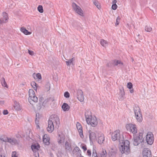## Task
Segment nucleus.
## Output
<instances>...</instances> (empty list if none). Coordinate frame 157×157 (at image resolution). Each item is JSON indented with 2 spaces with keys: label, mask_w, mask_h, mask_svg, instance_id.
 <instances>
[{
  "label": "nucleus",
  "mask_w": 157,
  "mask_h": 157,
  "mask_svg": "<svg viewBox=\"0 0 157 157\" xmlns=\"http://www.w3.org/2000/svg\"><path fill=\"white\" fill-rule=\"evenodd\" d=\"M54 124H56L58 127L60 124L59 119L57 115H54L53 118H50L48 121V125L47 130L49 132H52L54 129Z\"/></svg>",
  "instance_id": "f257e3e1"
},
{
  "label": "nucleus",
  "mask_w": 157,
  "mask_h": 157,
  "mask_svg": "<svg viewBox=\"0 0 157 157\" xmlns=\"http://www.w3.org/2000/svg\"><path fill=\"white\" fill-rule=\"evenodd\" d=\"M143 135V133L142 132H140L139 134H133V144L134 146H137L141 143L144 142Z\"/></svg>",
  "instance_id": "f03ea898"
},
{
  "label": "nucleus",
  "mask_w": 157,
  "mask_h": 157,
  "mask_svg": "<svg viewBox=\"0 0 157 157\" xmlns=\"http://www.w3.org/2000/svg\"><path fill=\"white\" fill-rule=\"evenodd\" d=\"M86 120L88 124H90L93 127H95L98 124L97 119L95 117L92 118L91 115L89 116L85 114Z\"/></svg>",
  "instance_id": "7ed1b4c3"
},
{
  "label": "nucleus",
  "mask_w": 157,
  "mask_h": 157,
  "mask_svg": "<svg viewBox=\"0 0 157 157\" xmlns=\"http://www.w3.org/2000/svg\"><path fill=\"white\" fill-rule=\"evenodd\" d=\"M112 140L113 141L118 140L119 142L122 141L123 139V136L122 135H121L120 131L117 130L113 132L111 135Z\"/></svg>",
  "instance_id": "20e7f679"
},
{
  "label": "nucleus",
  "mask_w": 157,
  "mask_h": 157,
  "mask_svg": "<svg viewBox=\"0 0 157 157\" xmlns=\"http://www.w3.org/2000/svg\"><path fill=\"white\" fill-rule=\"evenodd\" d=\"M29 94L30 99H28V100L31 104H32L31 103L32 101H33L35 103L37 102L38 98L35 96V92L33 90L30 89L29 90Z\"/></svg>",
  "instance_id": "39448f33"
},
{
  "label": "nucleus",
  "mask_w": 157,
  "mask_h": 157,
  "mask_svg": "<svg viewBox=\"0 0 157 157\" xmlns=\"http://www.w3.org/2000/svg\"><path fill=\"white\" fill-rule=\"evenodd\" d=\"M125 127L128 131L132 132L133 134H136L137 133V129L135 124H127Z\"/></svg>",
  "instance_id": "423d86ee"
},
{
  "label": "nucleus",
  "mask_w": 157,
  "mask_h": 157,
  "mask_svg": "<svg viewBox=\"0 0 157 157\" xmlns=\"http://www.w3.org/2000/svg\"><path fill=\"white\" fill-rule=\"evenodd\" d=\"M1 140L5 142H8L10 143L12 145H16L19 144L20 143V141L19 140H17L14 138H9L6 137L5 138H1Z\"/></svg>",
  "instance_id": "0eeeda50"
},
{
  "label": "nucleus",
  "mask_w": 157,
  "mask_h": 157,
  "mask_svg": "<svg viewBox=\"0 0 157 157\" xmlns=\"http://www.w3.org/2000/svg\"><path fill=\"white\" fill-rule=\"evenodd\" d=\"M113 65L114 66H118L120 67L121 68H122L124 66V63L120 60H117L116 59L114 60L112 63H107V66L108 67H112V65Z\"/></svg>",
  "instance_id": "6e6552de"
},
{
  "label": "nucleus",
  "mask_w": 157,
  "mask_h": 157,
  "mask_svg": "<svg viewBox=\"0 0 157 157\" xmlns=\"http://www.w3.org/2000/svg\"><path fill=\"white\" fill-rule=\"evenodd\" d=\"M146 140L147 144L152 145L154 142V135L151 132H148L146 136Z\"/></svg>",
  "instance_id": "1a4fd4ad"
},
{
  "label": "nucleus",
  "mask_w": 157,
  "mask_h": 157,
  "mask_svg": "<svg viewBox=\"0 0 157 157\" xmlns=\"http://www.w3.org/2000/svg\"><path fill=\"white\" fill-rule=\"evenodd\" d=\"M72 5L73 8L77 13L82 17L84 16L83 11L79 6H78L75 2H73L72 3Z\"/></svg>",
  "instance_id": "9d476101"
},
{
  "label": "nucleus",
  "mask_w": 157,
  "mask_h": 157,
  "mask_svg": "<svg viewBox=\"0 0 157 157\" xmlns=\"http://www.w3.org/2000/svg\"><path fill=\"white\" fill-rule=\"evenodd\" d=\"M120 150L122 154H125L126 155H128L130 152V147L126 146H121L119 147Z\"/></svg>",
  "instance_id": "9b49d317"
},
{
  "label": "nucleus",
  "mask_w": 157,
  "mask_h": 157,
  "mask_svg": "<svg viewBox=\"0 0 157 157\" xmlns=\"http://www.w3.org/2000/svg\"><path fill=\"white\" fill-rule=\"evenodd\" d=\"M77 97L78 100L81 102H82L84 100V97L83 94V92L81 90H77Z\"/></svg>",
  "instance_id": "f8f14e48"
},
{
  "label": "nucleus",
  "mask_w": 157,
  "mask_h": 157,
  "mask_svg": "<svg viewBox=\"0 0 157 157\" xmlns=\"http://www.w3.org/2000/svg\"><path fill=\"white\" fill-rule=\"evenodd\" d=\"M143 157H152L151 153L148 148H145L143 151Z\"/></svg>",
  "instance_id": "ddd939ff"
},
{
  "label": "nucleus",
  "mask_w": 157,
  "mask_h": 157,
  "mask_svg": "<svg viewBox=\"0 0 157 157\" xmlns=\"http://www.w3.org/2000/svg\"><path fill=\"white\" fill-rule=\"evenodd\" d=\"M98 138L97 141L100 144H101L105 140V137L104 134L101 132H100L98 133Z\"/></svg>",
  "instance_id": "4468645a"
},
{
  "label": "nucleus",
  "mask_w": 157,
  "mask_h": 157,
  "mask_svg": "<svg viewBox=\"0 0 157 157\" xmlns=\"http://www.w3.org/2000/svg\"><path fill=\"white\" fill-rule=\"evenodd\" d=\"M76 127L80 137L82 139L84 137L83 133L82 128L81 124L79 122L77 123Z\"/></svg>",
  "instance_id": "2eb2a0df"
},
{
  "label": "nucleus",
  "mask_w": 157,
  "mask_h": 157,
  "mask_svg": "<svg viewBox=\"0 0 157 157\" xmlns=\"http://www.w3.org/2000/svg\"><path fill=\"white\" fill-rule=\"evenodd\" d=\"M81 151L79 148L77 146H76L72 151V153L74 155L75 154L76 156L78 157L81 155Z\"/></svg>",
  "instance_id": "dca6fc26"
},
{
  "label": "nucleus",
  "mask_w": 157,
  "mask_h": 157,
  "mask_svg": "<svg viewBox=\"0 0 157 157\" xmlns=\"http://www.w3.org/2000/svg\"><path fill=\"white\" fill-rule=\"evenodd\" d=\"M120 95L119 97V99L120 101L123 100L124 98L125 92L123 87L120 88Z\"/></svg>",
  "instance_id": "f3484780"
},
{
  "label": "nucleus",
  "mask_w": 157,
  "mask_h": 157,
  "mask_svg": "<svg viewBox=\"0 0 157 157\" xmlns=\"http://www.w3.org/2000/svg\"><path fill=\"white\" fill-rule=\"evenodd\" d=\"M89 139L90 142H93V140L96 139V135L95 133L93 132L91 130H89Z\"/></svg>",
  "instance_id": "a211bd4d"
},
{
  "label": "nucleus",
  "mask_w": 157,
  "mask_h": 157,
  "mask_svg": "<svg viewBox=\"0 0 157 157\" xmlns=\"http://www.w3.org/2000/svg\"><path fill=\"white\" fill-rule=\"evenodd\" d=\"M65 148L67 152H71L72 151L71 144L67 141H66L65 143Z\"/></svg>",
  "instance_id": "6ab92c4d"
},
{
  "label": "nucleus",
  "mask_w": 157,
  "mask_h": 157,
  "mask_svg": "<svg viewBox=\"0 0 157 157\" xmlns=\"http://www.w3.org/2000/svg\"><path fill=\"white\" fill-rule=\"evenodd\" d=\"M119 142L120 144H121V146H127L128 147H130L129 141L128 140H125L124 137L123 139L122 140V141H121V142Z\"/></svg>",
  "instance_id": "aec40b11"
},
{
  "label": "nucleus",
  "mask_w": 157,
  "mask_h": 157,
  "mask_svg": "<svg viewBox=\"0 0 157 157\" xmlns=\"http://www.w3.org/2000/svg\"><path fill=\"white\" fill-rule=\"evenodd\" d=\"M117 152L116 149L112 148L109 150L108 155L109 157H114L115 156Z\"/></svg>",
  "instance_id": "412c9836"
},
{
  "label": "nucleus",
  "mask_w": 157,
  "mask_h": 157,
  "mask_svg": "<svg viewBox=\"0 0 157 157\" xmlns=\"http://www.w3.org/2000/svg\"><path fill=\"white\" fill-rule=\"evenodd\" d=\"M40 147V144H33L31 146L32 150L33 152L38 151L39 150Z\"/></svg>",
  "instance_id": "4be33fe9"
},
{
  "label": "nucleus",
  "mask_w": 157,
  "mask_h": 157,
  "mask_svg": "<svg viewBox=\"0 0 157 157\" xmlns=\"http://www.w3.org/2000/svg\"><path fill=\"white\" fill-rule=\"evenodd\" d=\"M49 139L48 138L47 135L45 134L43 137V141L45 145H48L50 144Z\"/></svg>",
  "instance_id": "5701e85b"
},
{
  "label": "nucleus",
  "mask_w": 157,
  "mask_h": 157,
  "mask_svg": "<svg viewBox=\"0 0 157 157\" xmlns=\"http://www.w3.org/2000/svg\"><path fill=\"white\" fill-rule=\"evenodd\" d=\"M54 100V99L53 98H47L46 99H45L44 100V101L42 103V105L44 106L46 104V103L48 102H53Z\"/></svg>",
  "instance_id": "b1692460"
},
{
  "label": "nucleus",
  "mask_w": 157,
  "mask_h": 157,
  "mask_svg": "<svg viewBox=\"0 0 157 157\" xmlns=\"http://www.w3.org/2000/svg\"><path fill=\"white\" fill-rule=\"evenodd\" d=\"M20 30L23 33L26 35H29L31 34V32H29L25 28L22 27L21 28Z\"/></svg>",
  "instance_id": "393cba45"
},
{
  "label": "nucleus",
  "mask_w": 157,
  "mask_h": 157,
  "mask_svg": "<svg viewBox=\"0 0 157 157\" xmlns=\"http://www.w3.org/2000/svg\"><path fill=\"white\" fill-rule=\"evenodd\" d=\"M62 108L64 111H68L70 107L67 103H64L62 106Z\"/></svg>",
  "instance_id": "a878e982"
},
{
  "label": "nucleus",
  "mask_w": 157,
  "mask_h": 157,
  "mask_svg": "<svg viewBox=\"0 0 157 157\" xmlns=\"http://www.w3.org/2000/svg\"><path fill=\"white\" fill-rule=\"evenodd\" d=\"M75 60V58L74 57L72 58L71 59H70L68 61L66 62L67 65L68 66H70L71 64L74 65L73 64V62Z\"/></svg>",
  "instance_id": "bb28decb"
},
{
  "label": "nucleus",
  "mask_w": 157,
  "mask_h": 157,
  "mask_svg": "<svg viewBox=\"0 0 157 157\" xmlns=\"http://www.w3.org/2000/svg\"><path fill=\"white\" fill-rule=\"evenodd\" d=\"M136 119L139 122H141L143 119L142 114L140 113L138 114H135Z\"/></svg>",
  "instance_id": "cd10ccee"
},
{
  "label": "nucleus",
  "mask_w": 157,
  "mask_h": 157,
  "mask_svg": "<svg viewBox=\"0 0 157 157\" xmlns=\"http://www.w3.org/2000/svg\"><path fill=\"white\" fill-rule=\"evenodd\" d=\"M44 6L46 7L47 9H49L52 6V3L50 1L44 3Z\"/></svg>",
  "instance_id": "c85d7f7f"
},
{
  "label": "nucleus",
  "mask_w": 157,
  "mask_h": 157,
  "mask_svg": "<svg viewBox=\"0 0 157 157\" xmlns=\"http://www.w3.org/2000/svg\"><path fill=\"white\" fill-rule=\"evenodd\" d=\"M14 107V109L17 111L20 110L21 109L20 104L17 102H15Z\"/></svg>",
  "instance_id": "c756f323"
},
{
  "label": "nucleus",
  "mask_w": 157,
  "mask_h": 157,
  "mask_svg": "<svg viewBox=\"0 0 157 157\" xmlns=\"http://www.w3.org/2000/svg\"><path fill=\"white\" fill-rule=\"evenodd\" d=\"M1 83L2 86L8 88V86L6 83L5 78L4 77H2L1 80Z\"/></svg>",
  "instance_id": "7c9ffc66"
},
{
  "label": "nucleus",
  "mask_w": 157,
  "mask_h": 157,
  "mask_svg": "<svg viewBox=\"0 0 157 157\" xmlns=\"http://www.w3.org/2000/svg\"><path fill=\"white\" fill-rule=\"evenodd\" d=\"M134 111L135 114L141 113V110L139 107L134 108Z\"/></svg>",
  "instance_id": "2f4dec72"
},
{
  "label": "nucleus",
  "mask_w": 157,
  "mask_h": 157,
  "mask_svg": "<svg viewBox=\"0 0 157 157\" xmlns=\"http://www.w3.org/2000/svg\"><path fill=\"white\" fill-rule=\"evenodd\" d=\"M94 4L99 10H100L101 8V5L98 1L96 0L94 1Z\"/></svg>",
  "instance_id": "473e14b6"
},
{
  "label": "nucleus",
  "mask_w": 157,
  "mask_h": 157,
  "mask_svg": "<svg viewBox=\"0 0 157 157\" xmlns=\"http://www.w3.org/2000/svg\"><path fill=\"white\" fill-rule=\"evenodd\" d=\"M31 85L33 88H34V89L36 91V89L38 86V85L34 81L32 82L31 83Z\"/></svg>",
  "instance_id": "72a5a7b5"
},
{
  "label": "nucleus",
  "mask_w": 157,
  "mask_h": 157,
  "mask_svg": "<svg viewBox=\"0 0 157 157\" xmlns=\"http://www.w3.org/2000/svg\"><path fill=\"white\" fill-rule=\"evenodd\" d=\"M2 15L3 18H4V19H5L6 21H7L9 19V18L8 17V14L6 12H3L2 13Z\"/></svg>",
  "instance_id": "f704fd0d"
},
{
  "label": "nucleus",
  "mask_w": 157,
  "mask_h": 157,
  "mask_svg": "<svg viewBox=\"0 0 157 157\" xmlns=\"http://www.w3.org/2000/svg\"><path fill=\"white\" fill-rule=\"evenodd\" d=\"M58 136L60 139L58 141V143L59 144H60L62 142V140H64L65 136L63 135H61L59 134Z\"/></svg>",
  "instance_id": "c9c22d12"
},
{
  "label": "nucleus",
  "mask_w": 157,
  "mask_h": 157,
  "mask_svg": "<svg viewBox=\"0 0 157 157\" xmlns=\"http://www.w3.org/2000/svg\"><path fill=\"white\" fill-rule=\"evenodd\" d=\"M100 43L102 46L105 47L107 44V42L104 40L102 39L100 41Z\"/></svg>",
  "instance_id": "e433bc0d"
},
{
  "label": "nucleus",
  "mask_w": 157,
  "mask_h": 157,
  "mask_svg": "<svg viewBox=\"0 0 157 157\" xmlns=\"http://www.w3.org/2000/svg\"><path fill=\"white\" fill-rule=\"evenodd\" d=\"M145 30L148 32H150L152 30V28L149 25H146L145 27Z\"/></svg>",
  "instance_id": "4c0bfd02"
},
{
  "label": "nucleus",
  "mask_w": 157,
  "mask_h": 157,
  "mask_svg": "<svg viewBox=\"0 0 157 157\" xmlns=\"http://www.w3.org/2000/svg\"><path fill=\"white\" fill-rule=\"evenodd\" d=\"M107 152L106 150H103L102 152L100 154L101 157H106L107 156Z\"/></svg>",
  "instance_id": "58836bf2"
},
{
  "label": "nucleus",
  "mask_w": 157,
  "mask_h": 157,
  "mask_svg": "<svg viewBox=\"0 0 157 157\" xmlns=\"http://www.w3.org/2000/svg\"><path fill=\"white\" fill-rule=\"evenodd\" d=\"M37 10L40 13H42L44 12L43 6L41 5H39L37 7Z\"/></svg>",
  "instance_id": "ea45409f"
},
{
  "label": "nucleus",
  "mask_w": 157,
  "mask_h": 157,
  "mask_svg": "<svg viewBox=\"0 0 157 157\" xmlns=\"http://www.w3.org/2000/svg\"><path fill=\"white\" fill-rule=\"evenodd\" d=\"M92 157H98L97 155L96 150L95 149H93Z\"/></svg>",
  "instance_id": "a19ab883"
},
{
  "label": "nucleus",
  "mask_w": 157,
  "mask_h": 157,
  "mask_svg": "<svg viewBox=\"0 0 157 157\" xmlns=\"http://www.w3.org/2000/svg\"><path fill=\"white\" fill-rule=\"evenodd\" d=\"M133 85L132 84L131 82H129L128 83L127 85V87L129 89H131L132 88Z\"/></svg>",
  "instance_id": "79ce46f5"
},
{
  "label": "nucleus",
  "mask_w": 157,
  "mask_h": 157,
  "mask_svg": "<svg viewBox=\"0 0 157 157\" xmlns=\"http://www.w3.org/2000/svg\"><path fill=\"white\" fill-rule=\"evenodd\" d=\"M42 103H39L37 105L36 108L37 110H40L42 107Z\"/></svg>",
  "instance_id": "37998d69"
},
{
  "label": "nucleus",
  "mask_w": 157,
  "mask_h": 157,
  "mask_svg": "<svg viewBox=\"0 0 157 157\" xmlns=\"http://www.w3.org/2000/svg\"><path fill=\"white\" fill-rule=\"evenodd\" d=\"M120 19L121 18L120 17L118 16L117 17L116 20V22L115 23V25L116 26L119 25L120 22Z\"/></svg>",
  "instance_id": "c03bdc74"
},
{
  "label": "nucleus",
  "mask_w": 157,
  "mask_h": 157,
  "mask_svg": "<svg viewBox=\"0 0 157 157\" xmlns=\"http://www.w3.org/2000/svg\"><path fill=\"white\" fill-rule=\"evenodd\" d=\"M36 79H41L42 78L41 75L40 73H37L36 75Z\"/></svg>",
  "instance_id": "a18cd8bd"
},
{
  "label": "nucleus",
  "mask_w": 157,
  "mask_h": 157,
  "mask_svg": "<svg viewBox=\"0 0 157 157\" xmlns=\"http://www.w3.org/2000/svg\"><path fill=\"white\" fill-rule=\"evenodd\" d=\"M64 96L67 98H69L70 97V94L68 92H66L64 93Z\"/></svg>",
  "instance_id": "49530a36"
},
{
  "label": "nucleus",
  "mask_w": 157,
  "mask_h": 157,
  "mask_svg": "<svg viewBox=\"0 0 157 157\" xmlns=\"http://www.w3.org/2000/svg\"><path fill=\"white\" fill-rule=\"evenodd\" d=\"M39 117H37V115L36 114V118L35 120V123L36 124H39Z\"/></svg>",
  "instance_id": "de8ad7c7"
},
{
  "label": "nucleus",
  "mask_w": 157,
  "mask_h": 157,
  "mask_svg": "<svg viewBox=\"0 0 157 157\" xmlns=\"http://www.w3.org/2000/svg\"><path fill=\"white\" fill-rule=\"evenodd\" d=\"M117 7V5L116 4H113L112 6V8L113 10H115Z\"/></svg>",
  "instance_id": "09e8293b"
},
{
  "label": "nucleus",
  "mask_w": 157,
  "mask_h": 157,
  "mask_svg": "<svg viewBox=\"0 0 157 157\" xmlns=\"http://www.w3.org/2000/svg\"><path fill=\"white\" fill-rule=\"evenodd\" d=\"M33 152H34V155L35 157H39V153L38 151H36Z\"/></svg>",
  "instance_id": "8fccbe9b"
},
{
  "label": "nucleus",
  "mask_w": 157,
  "mask_h": 157,
  "mask_svg": "<svg viewBox=\"0 0 157 157\" xmlns=\"http://www.w3.org/2000/svg\"><path fill=\"white\" fill-rule=\"evenodd\" d=\"M81 146L84 151H85L87 150L86 146L85 145H82Z\"/></svg>",
  "instance_id": "3c124183"
},
{
  "label": "nucleus",
  "mask_w": 157,
  "mask_h": 157,
  "mask_svg": "<svg viewBox=\"0 0 157 157\" xmlns=\"http://www.w3.org/2000/svg\"><path fill=\"white\" fill-rule=\"evenodd\" d=\"M6 21L4 18H1L0 19V23L1 24H2L3 23H5Z\"/></svg>",
  "instance_id": "603ef678"
},
{
  "label": "nucleus",
  "mask_w": 157,
  "mask_h": 157,
  "mask_svg": "<svg viewBox=\"0 0 157 157\" xmlns=\"http://www.w3.org/2000/svg\"><path fill=\"white\" fill-rule=\"evenodd\" d=\"M16 154L17 153L16 151H13L12 154V157H18Z\"/></svg>",
  "instance_id": "864d4df0"
},
{
  "label": "nucleus",
  "mask_w": 157,
  "mask_h": 157,
  "mask_svg": "<svg viewBox=\"0 0 157 157\" xmlns=\"http://www.w3.org/2000/svg\"><path fill=\"white\" fill-rule=\"evenodd\" d=\"M63 154L62 152L60 151H58V153L56 154V155L57 157H62L61 155Z\"/></svg>",
  "instance_id": "5fc2aeb1"
},
{
  "label": "nucleus",
  "mask_w": 157,
  "mask_h": 157,
  "mask_svg": "<svg viewBox=\"0 0 157 157\" xmlns=\"http://www.w3.org/2000/svg\"><path fill=\"white\" fill-rule=\"evenodd\" d=\"M28 53L31 56H33L34 54V52L31 50H28Z\"/></svg>",
  "instance_id": "6e6d98bb"
},
{
  "label": "nucleus",
  "mask_w": 157,
  "mask_h": 157,
  "mask_svg": "<svg viewBox=\"0 0 157 157\" xmlns=\"http://www.w3.org/2000/svg\"><path fill=\"white\" fill-rule=\"evenodd\" d=\"M51 145H52L51 149L53 151H55L56 148L55 144H52Z\"/></svg>",
  "instance_id": "4d7b16f0"
},
{
  "label": "nucleus",
  "mask_w": 157,
  "mask_h": 157,
  "mask_svg": "<svg viewBox=\"0 0 157 157\" xmlns=\"http://www.w3.org/2000/svg\"><path fill=\"white\" fill-rule=\"evenodd\" d=\"M87 154L89 157H90L91 155V150H88L87 151Z\"/></svg>",
  "instance_id": "13d9d810"
},
{
  "label": "nucleus",
  "mask_w": 157,
  "mask_h": 157,
  "mask_svg": "<svg viewBox=\"0 0 157 157\" xmlns=\"http://www.w3.org/2000/svg\"><path fill=\"white\" fill-rule=\"evenodd\" d=\"M3 114L4 115H7L8 114L9 112L6 109V110H4L3 112Z\"/></svg>",
  "instance_id": "bf43d9fd"
},
{
  "label": "nucleus",
  "mask_w": 157,
  "mask_h": 157,
  "mask_svg": "<svg viewBox=\"0 0 157 157\" xmlns=\"http://www.w3.org/2000/svg\"><path fill=\"white\" fill-rule=\"evenodd\" d=\"M44 100V99L43 97H40L39 99V103H42Z\"/></svg>",
  "instance_id": "052dcab7"
},
{
  "label": "nucleus",
  "mask_w": 157,
  "mask_h": 157,
  "mask_svg": "<svg viewBox=\"0 0 157 157\" xmlns=\"http://www.w3.org/2000/svg\"><path fill=\"white\" fill-rule=\"evenodd\" d=\"M47 86H48L47 87V89L48 90H49V89H50V84L48 82L47 83Z\"/></svg>",
  "instance_id": "680f3d73"
},
{
  "label": "nucleus",
  "mask_w": 157,
  "mask_h": 157,
  "mask_svg": "<svg viewBox=\"0 0 157 157\" xmlns=\"http://www.w3.org/2000/svg\"><path fill=\"white\" fill-rule=\"evenodd\" d=\"M130 89V93H132L133 92L134 90H133V89L131 88V89Z\"/></svg>",
  "instance_id": "e2e57ef3"
},
{
  "label": "nucleus",
  "mask_w": 157,
  "mask_h": 157,
  "mask_svg": "<svg viewBox=\"0 0 157 157\" xmlns=\"http://www.w3.org/2000/svg\"><path fill=\"white\" fill-rule=\"evenodd\" d=\"M117 2V1L116 0H114L113 1V4H116Z\"/></svg>",
  "instance_id": "0e129e2a"
},
{
  "label": "nucleus",
  "mask_w": 157,
  "mask_h": 157,
  "mask_svg": "<svg viewBox=\"0 0 157 157\" xmlns=\"http://www.w3.org/2000/svg\"><path fill=\"white\" fill-rule=\"evenodd\" d=\"M16 136L17 138H20L21 137V136L20 135H17Z\"/></svg>",
  "instance_id": "69168bd1"
},
{
  "label": "nucleus",
  "mask_w": 157,
  "mask_h": 157,
  "mask_svg": "<svg viewBox=\"0 0 157 157\" xmlns=\"http://www.w3.org/2000/svg\"><path fill=\"white\" fill-rule=\"evenodd\" d=\"M36 114L37 115V117H39V118L40 117V116H39V113H36Z\"/></svg>",
  "instance_id": "338daca9"
},
{
  "label": "nucleus",
  "mask_w": 157,
  "mask_h": 157,
  "mask_svg": "<svg viewBox=\"0 0 157 157\" xmlns=\"http://www.w3.org/2000/svg\"><path fill=\"white\" fill-rule=\"evenodd\" d=\"M33 77L34 78H35V79H36V78H35V73H34L33 74Z\"/></svg>",
  "instance_id": "774afa93"
}]
</instances>
